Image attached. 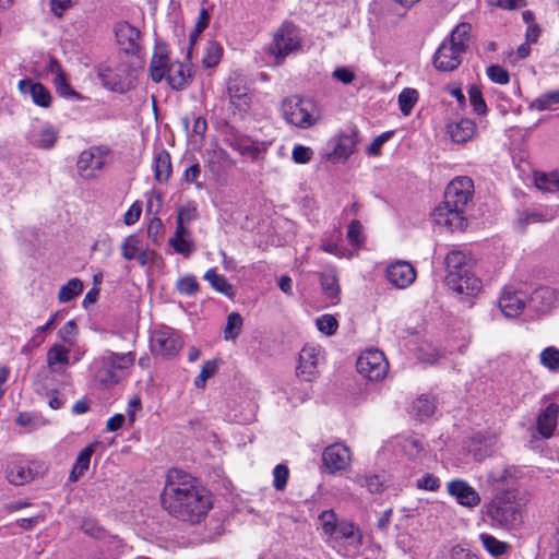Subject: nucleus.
Wrapping results in <instances>:
<instances>
[{"mask_svg": "<svg viewBox=\"0 0 559 559\" xmlns=\"http://www.w3.org/2000/svg\"><path fill=\"white\" fill-rule=\"evenodd\" d=\"M17 88L23 96L29 97L34 105L41 108L50 107L51 94L41 83L25 78L19 81Z\"/></svg>", "mask_w": 559, "mask_h": 559, "instance_id": "nucleus-14", "label": "nucleus"}, {"mask_svg": "<svg viewBox=\"0 0 559 559\" xmlns=\"http://www.w3.org/2000/svg\"><path fill=\"white\" fill-rule=\"evenodd\" d=\"M189 78V71L183 63L175 62L169 64L166 79L171 88L177 91L183 90L188 85Z\"/></svg>", "mask_w": 559, "mask_h": 559, "instance_id": "nucleus-31", "label": "nucleus"}, {"mask_svg": "<svg viewBox=\"0 0 559 559\" xmlns=\"http://www.w3.org/2000/svg\"><path fill=\"white\" fill-rule=\"evenodd\" d=\"M230 146L237 151L241 156L251 160H258L261 156L263 148L255 142L248 139H237L231 142Z\"/></svg>", "mask_w": 559, "mask_h": 559, "instance_id": "nucleus-37", "label": "nucleus"}, {"mask_svg": "<svg viewBox=\"0 0 559 559\" xmlns=\"http://www.w3.org/2000/svg\"><path fill=\"white\" fill-rule=\"evenodd\" d=\"M448 492L455 498L459 504L467 508H474L480 502L478 492L463 479L450 481L448 484Z\"/></svg>", "mask_w": 559, "mask_h": 559, "instance_id": "nucleus-20", "label": "nucleus"}, {"mask_svg": "<svg viewBox=\"0 0 559 559\" xmlns=\"http://www.w3.org/2000/svg\"><path fill=\"white\" fill-rule=\"evenodd\" d=\"M150 347L154 355L171 357L177 355L181 349L182 340L173 329L164 328L152 332Z\"/></svg>", "mask_w": 559, "mask_h": 559, "instance_id": "nucleus-10", "label": "nucleus"}, {"mask_svg": "<svg viewBox=\"0 0 559 559\" xmlns=\"http://www.w3.org/2000/svg\"><path fill=\"white\" fill-rule=\"evenodd\" d=\"M418 99V93L414 88H404L399 95L400 110L404 116H408Z\"/></svg>", "mask_w": 559, "mask_h": 559, "instance_id": "nucleus-45", "label": "nucleus"}, {"mask_svg": "<svg viewBox=\"0 0 559 559\" xmlns=\"http://www.w3.org/2000/svg\"><path fill=\"white\" fill-rule=\"evenodd\" d=\"M109 152V148L103 145L84 150L76 162L80 176L84 179H94L97 173L104 168Z\"/></svg>", "mask_w": 559, "mask_h": 559, "instance_id": "nucleus-9", "label": "nucleus"}, {"mask_svg": "<svg viewBox=\"0 0 559 559\" xmlns=\"http://www.w3.org/2000/svg\"><path fill=\"white\" fill-rule=\"evenodd\" d=\"M479 539L481 540L484 548L495 557L503 555L508 549L507 543L498 540L492 535L483 533L479 535Z\"/></svg>", "mask_w": 559, "mask_h": 559, "instance_id": "nucleus-43", "label": "nucleus"}, {"mask_svg": "<svg viewBox=\"0 0 559 559\" xmlns=\"http://www.w3.org/2000/svg\"><path fill=\"white\" fill-rule=\"evenodd\" d=\"M168 59L166 56H154L151 66V78L154 82L158 83L167 75Z\"/></svg>", "mask_w": 559, "mask_h": 559, "instance_id": "nucleus-46", "label": "nucleus"}, {"mask_svg": "<svg viewBox=\"0 0 559 559\" xmlns=\"http://www.w3.org/2000/svg\"><path fill=\"white\" fill-rule=\"evenodd\" d=\"M154 178L159 182H166L171 174L170 155L166 150H159L154 154Z\"/></svg>", "mask_w": 559, "mask_h": 559, "instance_id": "nucleus-30", "label": "nucleus"}, {"mask_svg": "<svg viewBox=\"0 0 559 559\" xmlns=\"http://www.w3.org/2000/svg\"><path fill=\"white\" fill-rule=\"evenodd\" d=\"M357 371L370 381L382 380L389 370V362L379 349H367L357 359Z\"/></svg>", "mask_w": 559, "mask_h": 559, "instance_id": "nucleus-8", "label": "nucleus"}, {"mask_svg": "<svg viewBox=\"0 0 559 559\" xmlns=\"http://www.w3.org/2000/svg\"><path fill=\"white\" fill-rule=\"evenodd\" d=\"M242 323V317L238 312L229 313L224 329L225 340H235L241 332Z\"/></svg>", "mask_w": 559, "mask_h": 559, "instance_id": "nucleus-47", "label": "nucleus"}, {"mask_svg": "<svg viewBox=\"0 0 559 559\" xmlns=\"http://www.w3.org/2000/svg\"><path fill=\"white\" fill-rule=\"evenodd\" d=\"M300 47L301 37L298 28L293 23L285 22L274 33L269 52L274 56L275 63L281 64L287 56L298 51Z\"/></svg>", "mask_w": 559, "mask_h": 559, "instance_id": "nucleus-7", "label": "nucleus"}, {"mask_svg": "<svg viewBox=\"0 0 559 559\" xmlns=\"http://www.w3.org/2000/svg\"><path fill=\"white\" fill-rule=\"evenodd\" d=\"M97 447L96 442H93L81 450L75 459V462L69 474V481L76 483L90 468L91 457Z\"/></svg>", "mask_w": 559, "mask_h": 559, "instance_id": "nucleus-25", "label": "nucleus"}, {"mask_svg": "<svg viewBox=\"0 0 559 559\" xmlns=\"http://www.w3.org/2000/svg\"><path fill=\"white\" fill-rule=\"evenodd\" d=\"M436 404L429 396L423 395L413 403V413L423 420L433 415Z\"/></svg>", "mask_w": 559, "mask_h": 559, "instance_id": "nucleus-42", "label": "nucleus"}, {"mask_svg": "<svg viewBox=\"0 0 559 559\" xmlns=\"http://www.w3.org/2000/svg\"><path fill=\"white\" fill-rule=\"evenodd\" d=\"M559 416V405L550 403L537 416V431L544 439L554 436Z\"/></svg>", "mask_w": 559, "mask_h": 559, "instance_id": "nucleus-23", "label": "nucleus"}, {"mask_svg": "<svg viewBox=\"0 0 559 559\" xmlns=\"http://www.w3.org/2000/svg\"><path fill=\"white\" fill-rule=\"evenodd\" d=\"M476 131L475 123L469 119H462L449 127L451 139L456 143H465L471 140Z\"/></svg>", "mask_w": 559, "mask_h": 559, "instance_id": "nucleus-34", "label": "nucleus"}, {"mask_svg": "<svg viewBox=\"0 0 559 559\" xmlns=\"http://www.w3.org/2000/svg\"><path fill=\"white\" fill-rule=\"evenodd\" d=\"M539 361L540 365L544 366L546 369L558 372L559 371V349L549 346L543 349V352L539 355Z\"/></svg>", "mask_w": 559, "mask_h": 559, "instance_id": "nucleus-44", "label": "nucleus"}, {"mask_svg": "<svg viewBox=\"0 0 559 559\" xmlns=\"http://www.w3.org/2000/svg\"><path fill=\"white\" fill-rule=\"evenodd\" d=\"M322 462L331 474L343 471L350 463V451L342 443L331 444L324 449Z\"/></svg>", "mask_w": 559, "mask_h": 559, "instance_id": "nucleus-12", "label": "nucleus"}, {"mask_svg": "<svg viewBox=\"0 0 559 559\" xmlns=\"http://www.w3.org/2000/svg\"><path fill=\"white\" fill-rule=\"evenodd\" d=\"M71 350L64 344L55 343L46 354V362L50 372L63 374L70 365Z\"/></svg>", "mask_w": 559, "mask_h": 559, "instance_id": "nucleus-21", "label": "nucleus"}, {"mask_svg": "<svg viewBox=\"0 0 559 559\" xmlns=\"http://www.w3.org/2000/svg\"><path fill=\"white\" fill-rule=\"evenodd\" d=\"M557 211L552 207H539L523 211L519 216V224L523 227L530 224L547 223L552 221Z\"/></svg>", "mask_w": 559, "mask_h": 559, "instance_id": "nucleus-28", "label": "nucleus"}, {"mask_svg": "<svg viewBox=\"0 0 559 559\" xmlns=\"http://www.w3.org/2000/svg\"><path fill=\"white\" fill-rule=\"evenodd\" d=\"M358 481L361 486L366 487L369 492L376 493L380 492L383 489V480L379 475H365L358 478Z\"/></svg>", "mask_w": 559, "mask_h": 559, "instance_id": "nucleus-61", "label": "nucleus"}, {"mask_svg": "<svg viewBox=\"0 0 559 559\" xmlns=\"http://www.w3.org/2000/svg\"><path fill=\"white\" fill-rule=\"evenodd\" d=\"M83 283L81 280L73 277L67 284L62 285L58 293L59 302H69L83 292Z\"/></svg>", "mask_w": 559, "mask_h": 559, "instance_id": "nucleus-40", "label": "nucleus"}, {"mask_svg": "<svg viewBox=\"0 0 559 559\" xmlns=\"http://www.w3.org/2000/svg\"><path fill=\"white\" fill-rule=\"evenodd\" d=\"M402 451L411 459H417L424 452V442L414 436H409L402 441Z\"/></svg>", "mask_w": 559, "mask_h": 559, "instance_id": "nucleus-48", "label": "nucleus"}, {"mask_svg": "<svg viewBox=\"0 0 559 559\" xmlns=\"http://www.w3.org/2000/svg\"><path fill=\"white\" fill-rule=\"evenodd\" d=\"M217 371V362L215 360H207L203 364L200 374L194 379V385L203 389L206 380L212 378Z\"/></svg>", "mask_w": 559, "mask_h": 559, "instance_id": "nucleus-54", "label": "nucleus"}, {"mask_svg": "<svg viewBox=\"0 0 559 559\" xmlns=\"http://www.w3.org/2000/svg\"><path fill=\"white\" fill-rule=\"evenodd\" d=\"M317 329L325 335H334L338 328V322L333 314H322L316 319Z\"/></svg>", "mask_w": 559, "mask_h": 559, "instance_id": "nucleus-51", "label": "nucleus"}, {"mask_svg": "<svg viewBox=\"0 0 559 559\" xmlns=\"http://www.w3.org/2000/svg\"><path fill=\"white\" fill-rule=\"evenodd\" d=\"M50 71L55 73L52 83L55 85L57 93L60 96L79 98V94L72 90V87L68 83L66 73L61 70L60 66L56 60L50 61Z\"/></svg>", "mask_w": 559, "mask_h": 559, "instance_id": "nucleus-32", "label": "nucleus"}, {"mask_svg": "<svg viewBox=\"0 0 559 559\" xmlns=\"http://www.w3.org/2000/svg\"><path fill=\"white\" fill-rule=\"evenodd\" d=\"M134 72L128 61L111 59L99 66L98 78L107 90L124 93L133 86Z\"/></svg>", "mask_w": 559, "mask_h": 559, "instance_id": "nucleus-6", "label": "nucleus"}, {"mask_svg": "<svg viewBox=\"0 0 559 559\" xmlns=\"http://www.w3.org/2000/svg\"><path fill=\"white\" fill-rule=\"evenodd\" d=\"M559 104V90L548 91L540 94L538 97L533 99L528 108L531 110L545 111L554 110L555 106Z\"/></svg>", "mask_w": 559, "mask_h": 559, "instance_id": "nucleus-38", "label": "nucleus"}, {"mask_svg": "<svg viewBox=\"0 0 559 559\" xmlns=\"http://www.w3.org/2000/svg\"><path fill=\"white\" fill-rule=\"evenodd\" d=\"M134 361V352L115 353L105 350L91 365L94 381L102 389H109L121 380L123 372L132 367Z\"/></svg>", "mask_w": 559, "mask_h": 559, "instance_id": "nucleus-3", "label": "nucleus"}, {"mask_svg": "<svg viewBox=\"0 0 559 559\" xmlns=\"http://www.w3.org/2000/svg\"><path fill=\"white\" fill-rule=\"evenodd\" d=\"M319 520L329 542L345 544L343 556L352 557L358 552L362 544V534L354 523L346 520L338 521L333 510L323 511Z\"/></svg>", "mask_w": 559, "mask_h": 559, "instance_id": "nucleus-4", "label": "nucleus"}, {"mask_svg": "<svg viewBox=\"0 0 559 559\" xmlns=\"http://www.w3.org/2000/svg\"><path fill=\"white\" fill-rule=\"evenodd\" d=\"M469 261L471 259L463 251H450L445 257V265L448 269L447 275L467 271L468 269H471Z\"/></svg>", "mask_w": 559, "mask_h": 559, "instance_id": "nucleus-36", "label": "nucleus"}, {"mask_svg": "<svg viewBox=\"0 0 559 559\" xmlns=\"http://www.w3.org/2000/svg\"><path fill=\"white\" fill-rule=\"evenodd\" d=\"M78 333L79 329L75 321L70 320L58 331V337L68 346H73Z\"/></svg>", "mask_w": 559, "mask_h": 559, "instance_id": "nucleus-57", "label": "nucleus"}, {"mask_svg": "<svg viewBox=\"0 0 559 559\" xmlns=\"http://www.w3.org/2000/svg\"><path fill=\"white\" fill-rule=\"evenodd\" d=\"M289 471L287 466L278 464L273 469V486L276 490H283L287 485Z\"/></svg>", "mask_w": 559, "mask_h": 559, "instance_id": "nucleus-62", "label": "nucleus"}, {"mask_svg": "<svg viewBox=\"0 0 559 559\" xmlns=\"http://www.w3.org/2000/svg\"><path fill=\"white\" fill-rule=\"evenodd\" d=\"M59 138L58 130L50 123L33 124L27 132L28 142L38 148L50 150L57 143Z\"/></svg>", "mask_w": 559, "mask_h": 559, "instance_id": "nucleus-17", "label": "nucleus"}, {"mask_svg": "<svg viewBox=\"0 0 559 559\" xmlns=\"http://www.w3.org/2000/svg\"><path fill=\"white\" fill-rule=\"evenodd\" d=\"M473 197V180L467 176L455 177L445 188L443 202L433 210L435 222L451 230L463 229L466 225L465 211Z\"/></svg>", "mask_w": 559, "mask_h": 559, "instance_id": "nucleus-2", "label": "nucleus"}, {"mask_svg": "<svg viewBox=\"0 0 559 559\" xmlns=\"http://www.w3.org/2000/svg\"><path fill=\"white\" fill-rule=\"evenodd\" d=\"M223 48L217 41H209L203 62L207 68L215 67L222 58Z\"/></svg>", "mask_w": 559, "mask_h": 559, "instance_id": "nucleus-53", "label": "nucleus"}, {"mask_svg": "<svg viewBox=\"0 0 559 559\" xmlns=\"http://www.w3.org/2000/svg\"><path fill=\"white\" fill-rule=\"evenodd\" d=\"M356 144L355 132L340 135L331 153V158L337 162L346 160L354 153Z\"/></svg>", "mask_w": 559, "mask_h": 559, "instance_id": "nucleus-29", "label": "nucleus"}, {"mask_svg": "<svg viewBox=\"0 0 559 559\" xmlns=\"http://www.w3.org/2000/svg\"><path fill=\"white\" fill-rule=\"evenodd\" d=\"M469 103L473 106V110L477 115H485L487 112V105L483 97L481 91L476 85H471L468 88Z\"/></svg>", "mask_w": 559, "mask_h": 559, "instance_id": "nucleus-52", "label": "nucleus"}, {"mask_svg": "<svg viewBox=\"0 0 559 559\" xmlns=\"http://www.w3.org/2000/svg\"><path fill=\"white\" fill-rule=\"evenodd\" d=\"M164 231V225L160 218L153 217L147 226V236L152 239V241L158 245L162 240Z\"/></svg>", "mask_w": 559, "mask_h": 559, "instance_id": "nucleus-64", "label": "nucleus"}, {"mask_svg": "<svg viewBox=\"0 0 559 559\" xmlns=\"http://www.w3.org/2000/svg\"><path fill=\"white\" fill-rule=\"evenodd\" d=\"M141 249V240L136 235L128 236L121 245V255L130 261L135 259Z\"/></svg>", "mask_w": 559, "mask_h": 559, "instance_id": "nucleus-50", "label": "nucleus"}, {"mask_svg": "<svg viewBox=\"0 0 559 559\" xmlns=\"http://www.w3.org/2000/svg\"><path fill=\"white\" fill-rule=\"evenodd\" d=\"M386 278L396 288L404 289L416 280V270L409 262L397 260L388 265Z\"/></svg>", "mask_w": 559, "mask_h": 559, "instance_id": "nucleus-13", "label": "nucleus"}, {"mask_svg": "<svg viewBox=\"0 0 559 559\" xmlns=\"http://www.w3.org/2000/svg\"><path fill=\"white\" fill-rule=\"evenodd\" d=\"M526 304V296L522 292L504 289L500 299L499 308L508 318L519 317Z\"/></svg>", "mask_w": 559, "mask_h": 559, "instance_id": "nucleus-22", "label": "nucleus"}, {"mask_svg": "<svg viewBox=\"0 0 559 559\" xmlns=\"http://www.w3.org/2000/svg\"><path fill=\"white\" fill-rule=\"evenodd\" d=\"M118 46L128 55L139 51L140 31L128 22H119L115 26Z\"/></svg>", "mask_w": 559, "mask_h": 559, "instance_id": "nucleus-19", "label": "nucleus"}, {"mask_svg": "<svg viewBox=\"0 0 559 559\" xmlns=\"http://www.w3.org/2000/svg\"><path fill=\"white\" fill-rule=\"evenodd\" d=\"M281 114L285 121L300 129H308L320 120L317 104L297 95L289 96L282 102Z\"/></svg>", "mask_w": 559, "mask_h": 559, "instance_id": "nucleus-5", "label": "nucleus"}, {"mask_svg": "<svg viewBox=\"0 0 559 559\" xmlns=\"http://www.w3.org/2000/svg\"><path fill=\"white\" fill-rule=\"evenodd\" d=\"M226 93L230 105L239 115H245L250 109L251 96L248 86L240 75L230 76L226 83Z\"/></svg>", "mask_w": 559, "mask_h": 559, "instance_id": "nucleus-11", "label": "nucleus"}, {"mask_svg": "<svg viewBox=\"0 0 559 559\" xmlns=\"http://www.w3.org/2000/svg\"><path fill=\"white\" fill-rule=\"evenodd\" d=\"M535 185L544 192H559V174L556 171L549 174H536Z\"/></svg>", "mask_w": 559, "mask_h": 559, "instance_id": "nucleus-41", "label": "nucleus"}, {"mask_svg": "<svg viewBox=\"0 0 559 559\" xmlns=\"http://www.w3.org/2000/svg\"><path fill=\"white\" fill-rule=\"evenodd\" d=\"M523 472L521 468L510 465L503 467H496L490 471L488 478L493 484H499L503 486H511L516 480L522 478Z\"/></svg>", "mask_w": 559, "mask_h": 559, "instance_id": "nucleus-27", "label": "nucleus"}, {"mask_svg": "<svg viewBox=\"0 0 559 559\" xmlns=\"http://www.w3.org/2000/svg\"><path fill=\"white\" fill-rule=\"evenodd\" d=\"M440 485V479L431 473H426L416 480V487L421 490L437 491Z\"/></svg>", "mask_w": 559, "mask_h": 559, "instance_id": "nucleus-60", "label": "nucleus"}, {"mask_svg": "<svg viewBox=\"0 0 559 559\" xmlns=\"http://www.w3.org/2000/svg\"><path fill=\"white\" fill-rule=\"evenodd\" d=\"M471 31L472 25L469 23H460L453 28L450 36L445 38L444 41H448L464 53L468 48Z\"/></svg>", "mask_w": 559, "mask_h": 559, "instance_id": "nucleus-33", "label": "nucleus"}, {"mask_svg": "<svg viewBox=\"0 0 559 559\" xmlns=\"http://www.w3.org/2000/svg\"><path fill=\"white\" fill-rule=\"evenodd\" d=\"M82 532L95 539H102L106 536L105 530L94 519H84L81 523Z\"/></svg>", "mask_w": 559, "mask_h": 559, "instance_id": "nucleus-56", "label": "nucleus"}, {"mask_svg": "<svg viewBox=\"0 0 559 559\" xmlns=\"http://www.w3.org/2000/svg\"><path fill=\"white\" fill-rule=\"evenodd\" d=\"M445 280L448 286L459 294L476 295L480 292L483 286L480 278L472 273L471 269L461 273L447 275Z\"/></svg>", "mask_w": 559, "mask_h": 559, "instance_id": "nucleus-15", "label": "nucleus"}, {"mask_svg": "<svg viewBox=\"0 0 559 559\" xmlns=\"http://www.w3.org/2000/svg\"><path fill=\"white\" fill-rule=\"evenodd\" d=\"M509 500L510 492L496 496L488 507V516L499 524L509 522L510 515L513 513V506Z\"/></svg>", "mask_w": 559, "mask_h": 559, "instance_id": "nucleus-24", "label": "nucleus"}, {"mask_svg": "<svg viewBox=\"0 0 559 559\" xmlns=\"http://www.w3.org/2000/svg\"><path fill=\"white\" fill-rule=\"evenodd\" d=\"M204 280H206L216 292L227 296L228 298L235 297L236 292L234 286L225 276L217 274L214 269H210L205 272Z\"/></svg>", "mask_w": 559, "mask_h": 559, "instance_id": "nucleus-35", "label": "nucleus"}, {"mask_svg": "<svg viewBox=\"0 0 559 559\" xmlns=\"http://www.w3.org/2000/svg\"><path fill=\"white\" fill-rule=\"evenodd\" d=\"M169 246L179 254L188 258L194 250V242L192 237H180L173 236L168 240Z\"/></svg>", "mask_w": 559, "mask_h": 559, "instance_id": "nucleus-49", "label": "nucleus"}, {"mask_svg": "<svg viewBox=\"0 0 559 559\" xmlns=\"http://www.w3.org/2000/svg\"><path fill=\"white\" fill-rule=\"evenodd\" d=\"M321 359V348L306 345L299 354L297 374L306 381H311L317 374V368Z\"/></svg>", "mask_w": 559, "mask_h": 559, "instance_id": "nucleus-18", "label": "nucleus"}, {"mask_svg": "<svg viewBox=\"0 0 559 559\" xmlns=\"http://www.w3.org/2000/svg\"><path fill=\"white\" fill-rule=\"evenodd\" d=\"M197 204L194 202H188L178 209L176 221L189 224L197 218Z\"/></svg>", "mask_w": 559, "mask_h": 559, "instance_id": "nucleus-59", "label": "nucleus"}, {"mask_svg": "<svg viewBox=\"0 0 559 559\" xmlns=\"http://www.w3.org/2000/svg\"><path fill=\"white\" fill-rule=\"evenodd\" d=\"M7 479L12 485L22 486L33 479V472L23 462L13 460L7 466Z\"/></svg>", "mask_w": 559, "mask_h": 559, "instance_id": "nucleus-26", "label": "nucleus"}, {"mask_svg": "<svg viewBox=\"0 0 559 559\" xmlns=\"http://www.w3.org/2000/svg\"><path fill=\"white\" fill-rule=\"evenodd\" d=\"M320 283L325 297L335 302L340 296L338 278L335 272H323L320 275Z\"/></svg>", "mask_w": 559, "mask_h": 559, "instance_id": "nucleus-39", "label": "nucleus"}, {"mask_svg": "<svg viewBox=\"0 0 559 559\" xmlns=\"http://www.w3.org/2000/svg\"><path fill=\"white\" fill-rule=\"evenodd\" d=\"M488 78L497 84H507L510 81L509 72L499 64H491L487 68Z\"/></svg>", "mask_w": 559, "mask_h": 559, "instance_id": "nucleus-58", "label": "nucleus"}, {"mask_svg": "<svg viewBox=\"0 0 559 559\" xmlns=\"http://www.w3.org/2000/svg\"><path fill=\"white\" fill-rule=\"evenodd\" d=\"M176 287L179 294L192 296L199 290V283L193 275H186L177 281Z\"/></svg>", "mask_w": 559, "mask_h": 559, "instance_id": "nucleus-55", "label": "nucleus"}, {"mask_svg": "<svg viewBox=\"0 0 559 559\" xmlns=\"http://www.w3.org/2000/svg\"><path fill=\"white\" fill-rule=\"evenodd\" d=\"M462 56L463 52L461 50L443 40L435 52L433 66L439 71H453L462 63Z\"/></svg>", "mask_w": 559, "mask_h": 559, "instance_id": "nucleus-16", "label": "nucleus"}, {"mask_svg": "<svg viewBox=\"0 0 559 559\" xmlns=\"http://www.w3.org/2000/svg\"><path fill=\"white\" fill-rule=\"evenodd\" d=\"M160 501L173 518L191 525L200 524L213 507L210 491L176 468L167 473Z\"/></svg>", "mask_w": 559, "mask_h": 559, "instance_id": "nucleus-1", "label": "nucleus"}, {"mask_svg": "<svg viewBox=\"0 0 559 559\" xmlns=\"http://www.w3.org/2000/svg\"><path fill=\"white\" fill-rule=\"evenodd\" d=\"M347 239L354 246H360L362 243V225L359 221L354 219L348 225Z\"/></svg>", "mask_w": 559, "mask_h": 559, "instance_id": "nucleus-63", "label": "nucleus"}]
</instances>
